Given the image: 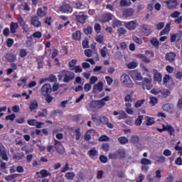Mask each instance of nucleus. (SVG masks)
I'll use <instances>...</instances> for the list:
<instances>
[{
    "mask_svg": "<svg viewBox=\"0 0 182 182\" xmlns=\"http://www.w3.org/2000/svg\"><path fill=\"white\" fill-rule=\"evenodd\" d=\"M97 150H96V148H92L88 151V156L90 157V159H92L95 160V159H97Z\"/></svg>",
    "mask_w": 182,
    "mask_h": 182,
    "instance_id": "19",
    "label": "nucleus"
},
{
    "mask_svg": "<svg viewBox=\"0 0 182 182\" xmlns=\"http://www.w3.org/2000/svg\"><path fill=\"white\" fill-rule=\"evenodd\" d=\"M86 19H87V16L85 14H79L76 16L75 20L79 23H85L86 22Z\"/></svg>",
    "mask_w": 182,
    "mask_h": 182,
    "instance_id": "20",
    "label": "nucleus"
},
{
    "mask_svg": "<svg viewBox=\"0 0 182 182\" xmlns=\"http://www.w3.org/2000/svg\"><path fill=\"white\" fill-rule=\"evenodd\" d=\"M154 79L156 82H158V83H160L163 78L161 77V74L156 71L154 74Z\"/></svg>",
    "mask_w": 182,
    "mask_h": 182,
    "instance_id": "30",
    "label": "nucleus"
},
{
    "mask_svg": "<svg viewBox=\"0 0 182 182\" xmlns=\"http://www.w3.org/2000/svg\"><path fill=\"white\" fill-rule=\"evenodd\" d=\"M125 111L128 114H134V111L132 108V104H125Z\"/></svg>",
    "mask_w": 182,
    "mask_h": 182,
    "instance_id": "27",
    "label": "nucleus"
},
{
    "mask_svg": "<svg viewBox=\"0 0 182 182\" xmlns=\"http://www.w3.org/2000/svg\"><path fill=\"white\" fill-rule=\"evenodd\" d=\"M136 58L138 59H140L142 62H144L145 63H150V62H151V60L149 58H148L143 54H138L136 55Z\"/></svg>",
    "mask_w": 182,
    "mask_h": 182,
    "instance_id": "26",
    "label": "nucleus"
},
{
    "mask_svg": "<svg viewBox=\"0 0 182 182\" xmlns=\"http://www.w3.org/2000/svg\"><path fill=\"white\" fill-rule=\"evenodd\" d=\"M55 147L56 148L57 152L60 154L65 153V148H63V145L60 142L55 141Z\"/></svg>",
    "mask_w": 182,
    "mask_h": 182,
    "instance_id": "16",
    "label": "nucleus"
},
{
    "mask_svg": "<svg viewBox=\"0 0 182 182\" xmlns=\"http://www.w3.org/2000/svg\"><path fill=\"white\" fill-rule=\"evenodd\" d=\"M164 127L165 129V132H168L169 134H171V136H173V134H174V132H176V130L174 129V128H173V127H171V125L164 124Z\"/></svg>",
    "mask_w": 182,
    "mask_h": 182,
    "instance_id": "25",
    "label": "nucleus"
},
{
    "mask_svg": "<svg viewBox=\"0 0 182 182\" xmlns=\"http://www.w3.org/2000/svg\"><path fill=\"white\" fill-rule=\"evenodd\" d=\"M84 90L85 92H90L92 90V84L91 83H86L84 85Z\"/></svg>",
    "mask_w": 182,
    "mask_h": 182,
    "instance_id": "50",
    "label": "nucleus"
},
{
    "mask_svg": "<svg viewBox=\"0 0 182 182\" xmlns=\"http://www.w3.org/2000/svg\"><path fill=\"white\" fill-rule=\"evenodd\" d=\"M75 70V73H82L83 72V70L82 69V67L80 65L75 66L73 70Z\"/></svg>",
    "mask_w": 182,
    "mask_h": 182,
    "instance_id": "62",
    "label": "nucleus"
},
{
    "mask_svg": "<svg viewBox=\"0 0 182 182\" xmlns=\"http://www.w3.org/2000/svg\"><path fill=\"white\" fill-rule=\"evenodd\" d=\"M144 178H145L144 175L143 173H140L136 177V181L143 182V180H144Z\"/></svg>",
    "mask_w": 182,
    "mask_h": 182,
    "instance_id": "51",
    "label": "nucleus"
},
{
    "mask_svg": "<svg viewBox=\"0 0 182 182\" xmlns=\"http://www.w3.org/2000/svg\"><path fill=\"white\" fill-rule=\"evenodd\" d=\"M123 21H120V20L114 19L112 21V26L113 28H120V26H122Z\"/></svg>",
    "mask_w": 182,
    "mask_h": 182,
    "instance_id": "31",
    "label": "nucleus"
},
{
    "mask_svg": "<svg viewBox=\"0 0 182 182\" xmlns=\"http://www.w3.org/2000/svg\"><path fill=\"white\" fill-rule=\"evenodd\" d=\"M170 26H171V23H166L164 30H162L160 33V36H163V35H168L170 33Z\"/></svg>",
    "mask_w": 182,
    "mask_h": 182,
    "instance_id": "21",
    "label": "nucleus"
},
{
    "mask_svg": "<svg viewBox=\"0 0 182 182\" xmlns=\"http://www.w3.org/2000/svg\"><path fill=\"white\" fill-rule=\"evenodd\" d=\"M80 38H82V33L80 31H77L73 34V38L75 41H80Z\"/></svg>",
    "mask_w": 182,
    "mask_h": 182,
    "instance_id": "33",
    "label": "nucleus"
},
{
    "mask_svg": "<svg viewBox=\"0 0 182 182\" xmlns=\"http://www.w3.org/2000/svg\"><path fill=\"white\" fill-rule=\"evenodd\" d=\"M119 141L121 144H127V143H129V139L125 136H120L119 138Z\"/></svg>",
    "mask_w": 182,
    "mask_h": 182,
    "instance_id": "46",
    "label": "nucleus"
},
{
    "mask_svg": "<svg viewBox=\"0 0 182 182\" xmlns=\"http://www.w3.org/2000/svg\"><path fill=\"white\" fill-rule=\"evenodd\" d=\"M99 80V78H97V77L96 76H92L90 78V83L91 85H95V83H96V82H97Z\"/></svg>",
    "mask_w": 182,
    "mask_h": 182,
    "instance_id": "59",
    "label": "nucleus"
},
{
    "mask_svg": "<svg viewBox=\"0 0 182 182\" xmlns=\"http://www.w3.org/2000/svg\"><path fill=\"white\" fill-rule=\"evenodd\" d=\"M95 133H96V131H95L93 129L88 130L85 135V139L90 140L92 136H93V134H95Z\"/></svg>",
    "mask_w": 182,
    "mask_h": 182,
    "instance_id": "29",
    "label": "nucleus"
},
{
    "mask_svg": "<svg viewBox=\"0 0 182 182\" xmlns=\"http://www.w3.org/2000/svg\"><path fill=\"white\" fill-rule=\"evenodd\" d=\"M137 21L136 20H133L131 21L125 22V28L128 29V31H134L136 28H137Z\"/></svg>",
    "mask_w": 182,
    "mask_h": 182,
    "instance_id": "9",
    "label": "nucleus"
},
{
    "mask_svg": "<svg viewBox=\"0 0 182 182\" xmlns=\"http://www.w3.org/2000/svg\"><path fill=\"white\" fill-rule=\"evenodd\" d=\"M95 31L97 33H100L102 32V26L99 23H95Z\"/></svg>",
    "mask_w": 182,
    "mask_h": 182,
    "instance_id": "52",
    "label": "nucleus"
},
{
    "mask_svg": "<svg viewBox=\"0 0 182 182\" xmlns=\"http://www.w3.org/2000/svg\"><path fill=\"white\" fill-rule=\"evenodd\" d=\"M6 59L8 60V62H15L16 59V56H15V55L14 54H7L6 55Z\"/></svg>",
    "mask_w": 182,
    "mask_h": 182,
    "instance_id": "41",
    "label": "nucleus"
},
{
    "mask_svg": "<svg viewBox=\"0 0 182 182\" xmlns=\"http://www.w3.org/2000/svg\"><path fill=\"white\" fill-rule=\"evenodd\" d=\"M47 14H48V7L43 6L42 8L38 9L37 15L40 18H43Z\"/></svg>",
    "mask_w": 182,
    "mask_h": 182,
    "instance_id": "12",
    "label": "nucleus"
},
{
    "mask_svg": "<svg viewBox=\"0 0 182 182\" xmlns=\"http://www.w3.org/2000/svg\"><path fill=\"white\" fill-rule=\"evenodd\" d=\"M177 109H179V110H181L182 109V98L179 99L178 101V103L176 105Z\"/></svg>",
    "mask_w": 182,
    "mask_h": 182,
    "instance_id": "64",
    "label": "nucleus"
},
{
    "mask_svg": "<svg viewBox=\"0 0 182 182\" xmlns=\"http://www.w3.org/2000/svg\"><path fill=\"white\" fill-rule=\"evenodd\" d=\"M161 109L164 111V112H173V109H174V105H173V104H170V103H166V104H164L161 106Z\"/></svg>",
    "mask_w": 182,
    "mask_h": 182,
    "instance_id": "17",
    "label": "nucleus"
},
{
    "mask_svg": "<svg viewBox=\"0 0 182 182\" xmlns=\"http://www.w3.org/2000/svg\"><path fill=\"white\" fill-rule=\"evenodd\" d=\"M13 158L15 160H22V159H23V154H14Z\"/></svg>",
    "mask_w": 182,
    "mask_h": 182,
    "instance_id": "49",
    "label": "nucleus"
},
{
    "mask_svg": "<svg viewBox=\"0 0 182 182\" xmlns=\"http://www.w3.org/2000/svg\"><path fill=\"white\" fill-rule=\"evenodd\" d=\"M151 164V161L149 159L143 158L141 159V164H142V166H149Z\"/></svg>",
    "mask_w": 182,
    "mask_h": 182,
    "instance_id": "37",
    "label": "nucleus"
},
{
    "mask_svg": "<svg viewBox=\"0 0 182 182\" xmlns=\"http://www.w3.org/2000/svg\"><path fill=\"white\" fill-rule=\"evenodd\" d=\"M31 25H33V26H35V28H39V26L42 25L41 21H39V18H38V16H36L31 17Z\"/></svg>",
    "mask_w": 182,
    "mask_h": 182,
    "instance_id": "14",
    "label": "nucleus"
},
{
    "mask_svg": "<svg viewBox=\"0 0 182 182\" xmlns=\"http://www.w3.org/2000/svg\"><path fill=\"white\" fill-rule=\"evenodd\" d=\"M101 92H103L102 81H100L97 84L94 85L92 88V93H95L96 95H98V93H100Z\"/></svg>",
    "mask_w": 182,
    "mask_h": 182,
    "instance_id": "8",
    "label": "nucleus"
},
{
    "mask_svg": "<svg viewBox=\"0 0 182 182\" xmlns=\"http://www.w3.org/2000/svg\"><path fill=\"white\" fill-rule=\"evenodd\" d=\"M60 11L63 14H72L73 12V9L70 6V4H66L60 6Z\"/></svg>",
    "mask_w": 182,
    "mask_h": 182,
    "instance_id": "10",
    "label": "nucleus"
},
{
    "mask_svg": "<svg viewBox=\"0 0 182 182\" xmlns=\"http://www.w3.org/2000/svg\"><path fill=\"white\" fill-rule=\"evenodd\" d=\"M107 52V48L106 46L101 48L100 53H101L102 58H106Z\"/></svg>",
    "mask_w": 182,
    "mask_h": 182,
    "instance_id": "53",
    "label": "nucleus"
},
{
    "mask_svg": "<svg viewBox=\"0 0 182 182\" xmlns=\"http://www.w3.org/2000/svg\"><path fill=\"white\" fill-rule=\"evenodd\" d=\"M113 115L114 116H121V117H119V120H122V119H126L127 114H126V112H124V111H119V112H117V111H114L113 112Z\"/></svg>",
    "mask_w": 182,
    "mask_h": 182,
    "instance_id": "22",
    "label": "nucleus"
},
{
    "mask_svg": "<svg viewBox=\"0 0 182 182\" xmlns=\"http://www.w3.org/2000/svg\"><path fill=\"white\" fill-rule=\"evenodd\" d=\"M52 93V87L50 84H44L41 87V94L43 96H49Z\"/></svg>",
    "mask_w": 182,
    "mask_h": 182,
    "instance_id": "4",
    "label": "nucleus"
},
{
    "mask_svg": "<svg viewBox=\"0 0 182 182\" xmlns=\"http://www.w3.org/2000/svg\"><path fill=\"white\" fill-rule=\"evenodd\" d=\"M109 100H110V97L106 96L100 100L92 101L87 105V109L90 112H96L99 109H102V107L106 106V102H109Z\"/></svg>",
    "mask_w": 182,
    "mask_h": 182,
    "instance_id": "1",
    "label": "nucleus"
},
{
    "mask_svg": "<svg viewBox=\"0 0 182 182\" xmlns=\"http://www.w3.org/2000/svg\"><path fill=\"white\" fill-rule=\"evenodd\" d=\"M131 143H133L134 144H136V143H139V136L134 135L131 137L130 140Z\"/></svg>",
    "mask_w": 182,
    "mask_h": 182,
    "instance_id": "54",
    "label": "nucleus"
},
{
    "mask_svg": "<svg viewBox=\"0 0 182 182\" xmlns=\"http://www.w3.org/2000/svg\"><path fill=\"white\" fill-rule=\"evenodd\" d=\"M139 66V64L136 62H131L127 64L128 69H136Z\"/></svg>",
    "mask_w": 182,
    "mask_h": 182,
    "instance_id": "45",
    "label": "nucleus"
},
{
    "mask_svg": "<svg viewBox=\"0 0 182 182\" xmlns=\"http://www.w3.org/2000/svg\"><path fill=\"white\" fill-rule=\"evenodd\" d=\"M18 23L11 22L10 24V31L11 33H16V29H18Z\"/></svg>",
    "mask_w": 182,
    "mask_h": 182,
    "instance_id": "28",
    "label": "nucleus"
},
{
    "mask_svg": "<svg viewBox=\"0 0 182 182\" xmlns=\"http://www.w3.org/2000/svg\"><path fill=\"white\" fill-rule=\"evenodd\" d=\"M120 82L123 86L125 87H134V83H133V81L130 78V77L127 74H122L120 77Z\"/></svg>",
    "mask_w": 182,
    "mask_h": 182,
    "instance_id": "2",
    "label": "nucleus"
},
{
    "mask_svg": "<svg viewBox=\"0 0 182 182\" xmlns=\"http://www.w3.org/2000/svg\"><path fill=\"white\" fill-rule=\"evenodd\" d=\"M75 172H68L65 173V177L68 180H73L75 178Z\"/></svg>",
    "mask_w": 182,
    "mask_h": 182,
    "instance_id": "40",
    "label": "nucleus"
},
{
    "mask_svg": "<svg viewBox=\"0 0 182 182\" xmlns=\"http://www.w3.org/2000/svg\"><path fill=\"white\" fill-rule=\"evenodd\" d=\"M117 154L118 156V159H124L126 156V152H124V149H119L117 151Z\"/></svg>",
    "mask_w": 182,
    "mask_h": 182,
    "instance_id": "38",
    "label": "nucleus"
},
{
    "mask_svg": "<svg viewBox=\"0 0 182 182\" xmlns=\"http://www.w3.org/2000/svg\"><path fill=\"white\" fill-rule=\"evenodd\" d=\"M118 33L119 36H122V35H126V33H127V30L123 27H121L118 29Z\"/></svg>",
    "mask_w": 182,
    "mask_h": 182,
    "instance_id": "48",
    "label": "nucleus"
},
{
    "mask_svg": "<svg viewBox=\"0 0 182 182\" xmlns=\"http://www.w3.org/2000/svg\"><path fill=\"white\" fill-rule=\"evenodd\" d=\"M30 110H36L38 109V102L36 100H33L31 102L29 106Z\"/></svg>",
    "mask_w": 182,
    "mask_h": 182,
    "instance_id": "36",
    "label": "nucleus"
},
{
    "mask_svg": "<svg viewBox=\"0 0 182 182\" xmlns=\"http://www.w3.org/2000/svg\"><path fill=\"white\" fill-rule=\"evenodd\" d=\"M146 126H153L154 124V118L151 117H146Z\"/></svg>",
    "mask_w": 182,
    "mask_h": 182,
    "instance_id": "34",
    "label": "nucleus"
},
{
    "mask_svg": "<svg viewBox=\"0 0 182 182\" xmlns=\"http://www.w3.org/2000/svg\"><path fill=\"white\" fill-rule=\"evenodd\" d=\"M178 1L180 0H169L166 2L168 9H176L177 5H178Z\"/></svg>",
    "mask_w": 182,
    "mask_h": 182,
    "instance_id": "11",
    "label": "nucleus"
},
{
    "mask_svg": "<svg viewBox=\"0 0 182 182\" xmlns=\"http://www.w3.org/2000/svg\"><path fill=\"white\" fill-rule=\"evenodd\" d=\"M63 82H70V80H73L75 79V73L69 71L63 72Z\"/></svg>",
    "mask_w": 182,
    "mask_h": 182,
    "instance_id": "7",
    "label": "nucleus"
},
{
    "mask_svg": "<svg viewBox=\"0 0 182 182\" xmlns=\"http://www.w3.org/2000/svg\"><path fill=\"white\" fill-rule=\"evenodd\" d=\"M151 93H152V95H159V94L161 93V89L154 88L151 90Z\"/></svg>",
    "mask_w": 182,
    "mask_h": 182,
    "instance_id": "60",
    "label": "nucleus"
},
{
    "mask_svg": "<svg viewBox=\"0 0 182 182\" xmlns=\"http://www.w3.org/2000/svg\"><path fill=\"white\" fill-rule=\"evenodd\" d=\"M144 102H146L145 99L137 100L135 102L134 107H136V109H139V107H141V106L144 105Z\"/></svg>",
    "mask_w": 182,
    "mask_h": 182,
    "instance_id": "35",
    "label": "nucleus"
},
{
    "mask_svg": "<svg viewBox=\"0 0 182 182\" xmlns=\"http://www.w3.org/2000/svg\"><path fill=\"white\" fill-rule=\"evenodd\" d=\"M133 95H134V91L133 90H130L124 97L125 105H132L133 102H134V99H133Z\"/></svg>",
    "mask_w": 182,
    "mask_h": 182,
    "instance_id": "5",
    "label": "nucleus"
},
{
    "mask_svg": "<svg viewBox=\"0 0 182 182\" xmlns=\"http://www.w3.org/2000/svg\"><path fill=\"white\" fill-rule=\"evenodd\" d=\"M92 122H94V123H95V124H97V126H100V118H97V117H96V115L93 114L92 116Z\"/></svg>",
    "mask_w": 182,
    "mask_h": 182,
    "instance_id": "47",
    "label": "nucleus"
},
{
    "mask_svg": "<svg viewBox=\"0 0 182 182\" xmlns=\"http://www.w3.org/2000/svg\"><path fill=\"white\" fill-rule=\"evenodd\" d=\"M113 19V16L112 14L107 13L106 14L102 15L101 18V22L103 23L106 22H109V21H112Z\"/></svg>",
    "mask_w": 182,
    "mask_h": 182,
    "instance_id": "18",
    "label": "nucleus"
},
{
    "mask_svg": "<svg viewBox=\"0 0 182 182\" xmlns=\"http://www.w3.org/2000/svg\"><path fill=\"white\" fill-rule=\"evenodd\" d=\"M76 63H77V60L73 59L69 62V67L70 70H73L76 67Z\"/></svg>",
    "mask_w": 182,
    "mask_h": 182,
    "instance_id": "39",
    "label": "nucleus"
},
{
    "mask_svg": "<svg viewBox=\"0 0 182 182\" xmlns=\"http://www.w3.org/2000/svg\"><path fill=\"white\" fill-rule=\"evenodd\" d=\"M75 8L77 9H85V5L80 1H78L75 4Z\"/></svg>",
    "mask_w": 182,
    "mask_h": 182,
    "instance_id": "61",
    "label": "nucleus"
},
{
    "mask_svg": "<svg viewBox=\"0 0 182 182\" xmlns=\"http://www.w3.org/2000/svg\"><path fill=\"white\" fill-rule=\"evenodd\" d=\"M26 80H28L26 78L19 80L18 82H20L17 84V86H23V87H25V86H26Z\"/></svg>",
    "mask_w": 182,
    "mask_h": 182,
    "instance_id": "56",
    "label": "nucleus"
},
{
    "mask_svg": "<svg viewBox=\"0 0 182 182\" xmlns=\"http://www.w3.org/2000/svg\"><path fill=\"white\" fill-rule=\"evenodd\" d=\"M134 14V10L133 9H127L122 12V15L124 18H130V16H133Z\"/></svg>",
    "mask_w": 182,
    "mask_h": 182,
    "instance_id": "15",
    "label": "nucleus"
},
{
    "mask_svg": "<svg viewBox=\"0 0 182 182\" xmlns=\"http://www.w3.org/2000/svg\"><path fill=\"white\" fill-rule=\"evenodd\" d=\"M48 82H56L58 80V78H56V76L53 75H49V77L47 78Z\"/></svg>",
    "mask_w": 182,
    "mask_h": 182,
    "instance_id": "55",
    "label": "nucleus"
},
{
    "mask_svg": "<svg viewBox=\"0 0 182 182\" xmlns=\"http://www.w3.org/2000/svg\"><path fill=\"white\" fill-rule=\"evenodd\" d=\"M46 116H48V111L46 109H43L38 112V116L36 117H46Z\"/></svg>",
    "mask_w": 182,
    "mask_h": 182,
    "instance_id": "44",
    "label": "nucleus"
},
{
    "mask_svg": "<svg viewBox=\"0 0 182 182\" xmlns=\"http://www.w3.org/2000/svg\"><path fill=\"white\" fill-rule=\"evenodd\" d=\"M151 43L154 46H159V40L157 38H154L151 40Z\"/></svg>",
    "mask_w": 182,
    "mask_h": 182,
    "instance_id": "63",
    "label": "nucleus"
},
{
    "mask_svg": "<svg viewBox=\"0 0 182 182\" xmlns=\"http://www.w3.org/2000/svg\"><path fill=\"white\" fill-rule=\"evenodd\" d=\"M166 59L168 60V62H174L176 60V54L173 52H170L166 54Z\"/></svg>",
    "mask_w": 182,
    "mask_h": 182,
    "instance_id": "23",
    "label": "nucleus"
},
{
    "mask_svg": "<svg viewBox=\"0 0 182 182\" xmlns=\"http://www.w3.org/2000/svg\"><path fill=\"white\" fill-rule=\"evenodd\" d=\"M141 32L145 36H149V35L151 34V28L150 26L144 24L142 26Z\"/></svg>",
    "mask_w": 182,
    "mask_h": 182,
    "instance_id": "13",
    "label": "nucleus"
},
{
    "mask_svg": "<svg viewBox=\"0 0 182 182\" xmlns=\"http://www.w3.org/2000/svg\"><path fill=\"white\" fill-rule=\"evenodd\" d=\"M132 41L135 42V43H137L138 45H141L143 43V40H141V38L136 36H132Z\"/></svg>",
    "mask_w": 182,
    "mask_h": 182,
    "instance_id": "43",
    "label": "nucleus"
},
{
    "mask_svg": "<svg viewBox=\"0 0 182 182\" xmlns=\"http://www.w3.org/2000/svg\"><path fill=\"white\" fill-rule=\"evenodd\" d=\"M148 76V78H144L143 81V88L146 89L147 90H150L151 87H153V85H151V82H153V78L150 76V74L146 75Z\"/></svg>",
    "mask_w": 182,
    "mask_h": 182,
    "instance_id": "3",
    "label": "nucleus"
},
{
    "mask_svg": "<svg viewBox=\"0 0 182 182\" xmlns=\"http://www.w3.org/2000/svg\"><path fill=\"white\" fill-rule=\"evenodd\" d=\"M132 77L134 82H135V83H136V85H140V82H141V80H143V76H141V73H140L137 71L132 72Z\"/></svg>",
    "mask_w": 182,
    "mask_h": 182,
    "instance_id": "6",
    "label": "nucleus"
},
{
    "mask_svg": "<svg viewBox=\"0 0 182 182\" xmlns=\"http://www.w3.org/2000/svg\"><path fill=\"white\" fill-rule=\"evenodd\" d=\"M36 174H41V176L45 178L46 177H49L50 176V173L48 172L47 170L43 169L40 172H36Z\"/></svg>",
    "mask_w": 182,
    "mask_h": 182,
    "instance_id": "32",
    "label": "nucleus"
},
{
    "mask_svg": "<svg viewBox=\"0 0 182 182\" xmlns=\"http://www.w3.org/2000/svg\"><path fill=\"white\" fill-rule=\"evenodd\" d=\"M157 102H158V100L156 97H151L150 98L149 103L151 106H155V105H157Z\"/></svg>",
    "mask_w": 182,
    "mask_h": 182,
    "instance_id": "57",
    "label": "nucleus"
},
{
    "mask_svg": "<svg viewBox=\"0 0 182 182\" xmlns=\"http://www.w3.org/2000/svg\"><path fill=\"white\" fill-rule=\"evenodd\" d=\"M181 31L176 33H171V42L174 43L176 41H177V38H181Z\"/></svg>",
    "mask_w": 182,
    "mask_h": 182,
    "instance_id": "24",
    "label": "nucleus"
},
{
    "mask_svg": "<svg viewBox=\"0 0 182 182\" xmlns=\"http://www.w3.org/2000/svg\"><path fill=\"white\" fill-rule=\"evenodd\" d=\"M143 119H144L143 116L141 115L138 116V117L135 121L136 126H141V124L143 123Z\"/></svg>",
    "mask_w": 182,
    "mask_h": 182,
    "instance_id": "42",
    "label": "nucleus"
},
{
    "mask_svg": "<svg viewBox=\"0 0 182 182\" xmlns=\"http://www.w3.org/2000/svg\"><path fill=\"white\" fill-rule=\"evenodd\" d=\"M109 159H112V160H116L117 159H119V156H117V151L109 154Z\"/></svg>",
    "mask_w": 182,
    "mask_h": 182,
    "instance_id": "58",
    "label": "nucleus"
}]
</instances>
